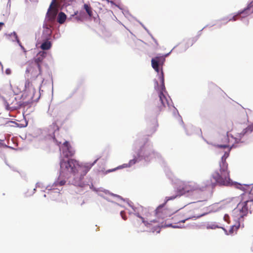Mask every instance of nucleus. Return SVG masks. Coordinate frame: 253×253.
<instances>
[{"mask_svg": "<svg viewBox=\"0 0 253 253\" xmlns=\"http://www.w3.org/2000/svg\"><path fill=\"white\" fill-rule=\"evenodd\" d=\"M252 249L253 250V247H252Z\"/></svg>", "mask_w": 253, "mask_h": 253, "instance_id": "33", "label": "nucleus"}, {"mask_svg": "<svg viewBox=\"0 0 253 253\" xmlns=\"http://www.w3.org/2000/svg\"><path fill=\"white\" fill-rule=\"evenodd\" d=\"M250 193H245L242 194V202H240L236 210V212H239L240 218H243L244 216L248 214L249 212L253 214V200H248Z\"/></svg>", "mask_w": 253, "mask_h": 253, "instance_id": "8", "label": "nucleus"}, {"mask_svg": "<svg viewBox=\"0 0 253 253\" xmlns=\"http://www.w3.org/2000/svg\"><path fill=\"white\" fill-rule=\"evenodd\" d=\"M194 214H191L187 217H182L181 214L177 213L174 215L172 217V219L174 221V224H180L181 223H184L185 221L191 218H197L201 217L202 216L205 215L204 213L202 214H195V211H194Z\"/></svg>", "mask_w": 253, "mask_h": 253, "instance_id": "10", "label": "nucleus"}, {"mask_svg": "<svg viewBox=\"0 0 253 253\" xmlns=\"http://www.w3.org/2000/svg\"><path fill=\"white\" fill-rule=\"evenodd\" d=\"M4 25V23H2V22H0V31L1 30V29H2V27Z\"/></svg>", "mask_w": 253, "mask_h": 253, "instance_id": "29", "label": "nucleus"}, {"mask_svg": "<svg viewBox=\"0 0 253 253\" xmlns=\"http://www.w3.org/2000/svg\"><path fill=\"white\" fill-rule=\"evenodd\" d=\"M235 229H237V227H235ZM234 228V226H233V227H232L231 230H230V232H232V231H231V230H233Z\"/></svg>", "mask_w": 253, "mask_h": 253, "instance_id": "30", "label": "nucleus"}, {"mask_svg": "<svg viewBox=\"0 0 253 253\" xmlns=\"http://www.w3.org/2000/svg\"><path fill=\"white\" fill-rule=\"evenodd\" d=\"M0 68L2 69V65H1V64L0 63Z\"/></svg>", "mask_w": 253, "mask_h": 253, "instance_id": "31", "label": "nucleus"}, {"mask_svg": "<svg viewBox=\"0 0 253 253\" xmlns=\"http://www.w3.org/2000/svg\"><path fill=\"white\" fill-rule=\"evenodd\" d=\"M172 213L171 211L165 207V204L159 206L155 211L156 219L160 221V228L163 227L161 220L169 217Z\"/></svg>", "mask_w": 253, "mask_h": 253, "instance_id": "9", "label": "nucleus"}, {"mask_svg": "<svg viewBox=\"0 0 253 253\" xmlns=\"http://www.w3.org/2000/svg\"><path fill=\"white\" fill-rule=\"evenodd\" d=\"M46 55V53L45 51H42L39 52L34 58V62L33 63L36 65H39L40 67H41V64Z\"/></svg>", "mask_w": 253, "mask_h": 253, "instance_id": "15", "label": "nucleus"}, {"mask_svg": "<svg viewBox=\"0 0 253 253\" xmlns=\"http://www.w3.org/2000/svg\"><path fill=\"white\" fill-rule=\"evenodd\" d=\"M222 144L217 145V147L219 148H229L233 146V143L230 144V141L229 138V136L227 134L224 135L223 138H221Z\"/></svg>", "mask_w": 253, "mask_h": 253, "instance_id": "16", "label": "nucleus"}, {"mask_svg": "<svg viewBox=\"0 0 253 253\" xmlns=\"http://www.w3.org/2000/svg\"><path fill=\"white\" fill-rule=\"evenodd\" d=\"M253 12V3L251 2L248 7L245 8L244 10L238 12V13L234 16L231 19H229V21L233 20L236 21L238 19V17L240 16L242 14H249Z\"/></svg>", "mask_w": 253, "mask_h": 253, "instance_id": "14", "label": "nucleus"}, {"mask_svg": "<svg viewBox=\"0 0 253 253\" xmlns=\"http://www.w3.org/2000/svg\"><path fill=\"white\" fill-rule=\"evenodd\" d=\"M224 219L225 221L228 222V220L229 219V216L227 214H225L224 216Z\"/></svg>", "mask_w": 253, "mask_h": 253, "instance_id": "25", "label": "nucleus"}, {"mask_svg": "<svg viewBox=\"0 0 253 253\" xmlns=\"http://www.w3.org/2000/svg\"><path fill=\"white\" fill-rule=\"evenodd\" d=\"M156 84H157V85H158V84L157 82H156Z\"/></svg>", "mask_w": 253, "mask_h": 253, "instance_id": "32", "label": "nucleus"}, {"mask_svg": "<svg viewBox=\"0 0 253 253\" xmlns=\"http://www.w3.org/2000/svg\"><path fill=\"white\" fill-rule=\"evenodd\" d=\"M98 159H97L92 164H85L80 165L78 161L70 159L67 161L62 160L60 162L61 169L64 171H67L74 174L73 183L76 186L81 188H85L89 186V184L83 181V176L96 163Z\"/></svg>", "mask_w": 253, "mask_h": 253, "instance_id": "1", "label": "nucleus"}, {"mask_svg": "<svg viewBox=\"0 0 253 253\" xmlns=\"http://www.w3.org/2000/svg\"><path fill=\"white\" fill-rule=\"evenodd\" d=\"M124 211H121V215L122 217V218L124 219V220H126V217L125 216H124Z\"/></svg>", "mask_w": 253, "mask_h": 253, "instance_id": "28", "label": "nucleus"}, {"mask_svg": "<svg viewBox=\"0 0 253 253\" xmlns=\"http://www.w3.org/2000/svg\"><path fill=\"white\" fill-rule=\"evenodd\" d=\"M51 47V43L48 41H45L42 42L41 45V48L42 50H48Z\"/></svg>", "mask_w": 253, "mask_h": 253, "instance_id": "19", "label": "nucleus"}, {"mask_svg": "<svg viewBox=\"0 0 253 253\" xmlns=\"http://www.w3.org/2000/svg\"><path fill=\"white\" fill-rule=\"evenodd\" d=\"M56 0H52L47 12V17L48 20L52 21L54 20L57 13V9L53 7Z\"/></svg>", "mask_w": 253, "mask_h": 253, "instance_id": "13", "label": "nucleus"}, {"mask_svg": "<svg viewBox=\"0 0 253 253\" xmlns=\"http://www.w3.org/2000/svg\"><path fill=\"white\" fill-rule=\"evenodd\" d=\"M134 211V214L142 220V222L135 220L132 222L133 226L137 232L145 231V226L149 232H156L158 233L160 232V221L156 218H153V216H155V214H152L148 209L143 207L136 208Z\"/></svg>", "mask_w": 253, "mask_h": 253, "instance_id": "2", "label": "nucleus"}, {"mask_svg": "<svg viewBox=\"0 0 253 253\" xmlns=\"http://www.w3.org/2000/svg\"><path fill=\"white\" fill-rule=\"evenodd\" d=\"M137 161V159L136 158H134V159L130 160L128 164H124L122 166H120L118 167L117 168L112 169H109L108 170V172H112L113 171L116 170L118 169H120L122 168H127V167H130L132 166V165H134Z\"/></svg>", "mask_w": 253, "mask_h": 253, "instance_id": "17", "label": "nucleus"}, {"mask_svg": "<svg viewBox=\"0 0 253 253\" xmlns=\"http://www.w3.org/2000/svg\"><path fill=\"white\" fill-rule=\"evenodd\" d=\"M26 73L30 74L31 76L34 77H38L42 73L41 67H40L39 65H36L32 63L27 67Z\"/></svg>", "mask_w": 253, "mask_h": 253, "instance_id": "12", "label": "nucleus"}, {"mask_svg": "<svg viewBox=\"0 0 253 253\" xmlns=\"http://www.w3.org/2000/svg\"><path fill=\"white\" fill-rule=\"evenodd\" d=\"M208 180L204 183V186H202V187H200L197 184L194 182L188 181L183 182L182 184L180 185L176 189L173 190V194H172L171 196L166 197V203L169 200H173L177 197H180L186 193L198 190H203L204 188L208 187H206ZM211 187L212 188V187Z\"/></svg>", "mask_w": 253, "mask_h": 253, "instance_id": "5", "label": "nucleus"}, {"mask_svg": "<svg viewBox=\"0 0 253 253\" xmlns=\"http://www.w3.org/2000/svg\"><path fill=\"white\" fill-rule=\"evenodd\" d=\"M49 127L53 129V131H55L56 130H58V126L56 123H53L51 125L49 126Z\"/></svg>", "mask_w": 253, "mask_h": 253, "instance_id": "22", "label": "nucleus"}, {"mask_svg": "<svg viewBox=\"0 0 253 253\" xmlns=\"http://www.w3.org/2000/svg\"><path fill=\"white\" fill-rule=\"evenodd\" d=\"M231 147L227 148V151L225 152L219 163V170H215L212 174L211 179L207 181L206 187H214L217 184L228 185L230 183V172L228 169V164L226 159L229 156Z\"/></svg>", "mask_w": 253, "mask_h": 253, "instance_id": "4", "label": "nucleus"}, {"mask_svg": "<svg viewBox=\"0 0 253 253\" xmlns=\"http://www.w3.org/2000/svg\"><path fill=\"white\" fill-rule=\"evenodd\" d=\"M66 183V181L64 180H60V181H57L56 185L63 186Z\"/></svg>", "mask_w": 253, "mask_h": 253, "instance_id": "24", "label": "nucleus"}, {"mask_svg": "<svg viewBox=\"0 0 253 253\" xmlns=\"http://www.w3.org/2000/svg\"><path fill=\"white\" fill-rule=\"evenodd\" d=\"M5 73L7 75H10L11 74V70L10 69H7L5 71Z\"/></svg>", "mask_w": 253, "mask_h": 253, "instance_id": "27", "label": "nucleus"}, {"mask_svg": "<svg viewBox=\"0 0 253 253\" xmlns=\"http://www.w3.org/2000/svg\"><path fill=\"white\" fill-rule=\"evenodd\" d=\"M231 147L227 148V151L225 152L219 163V170H215L212 174L211 179L207 181L206 187H214L217 184L228 185L230 183V172L228 169V164L226 159L229 156Z\"/></svg>", "mask_w": 253, "mask_h": 253, "instance_id": "3", "label": "nucleus"}, {"mask_svg": "<svg viewBox=\"0 0 253 253\" xmlns=\"http://www.w3.org/2000/svg\"><path fill=\"white\" fill-rule=\"evenodd\" d=\"M253 130V123L250 126H248L247 128L244 129L242 132H241L239 134L240 137H242L244 136L246 133L250 132L251 133Z\"/></svg>", "mask_w": 253, "mask_h": 253, "instance_id": "20", "label": "nucleus"}, {"mask_svg": "<svg viewBox=\"0 0 253 253\" xmlns=\"http://www.w3.org/2000/svg\"><path fill=\"white\" fill-rule=\"evenodd\" d=\"M60 149L66 157H72L75 153V151L67 141H65L63 143Z\"/></svg>", "mask_w": 253, "mask_h": 253, "instance_id": "11", "label": "nucleus"}, {"mask_svg": "<svg viewBox=\"0 0 253 253\" xmlns=\"http://www.w3.org/2000/svg\"><path fill=\"white\" fill-rule=\"evenodd\" d=\"M159 99L161 101L162 103L165 105V102L164 100H166L167 101L166 96L163 95V96H159Z\"/></svg>", "mask_w": 253, "mask_h": 253, "instance_id": "23", "label": "nucleus"}, {"mask_svg": "<svg viewBox=\"0 0 253 253\" xmlns=\"http://www.w3.org/2000/svg\"><path fill=\"white\" fill-rule=\"evenodd\" d=\"M84 8L86 11V13H87L89 16L91 17L92 16V9L89 4H84Z\"/></svg>", "mask_w": 253, "mask_h": 253, "instance_id": "21", "label": "nucleus"}, {"mask_svg": "<svg viewBox=\"0 0 253 253\" xmlns=\"http://www.w3.org/2000/svg\"><path fill=\"white\" fill-rule=\"evenodd\" d=\"M168 226H171V227H172L173 228H180L181 226L178 225H172V224H170L169 225H168Z\"/></svg>", "mask_w": 253, "mask_h": 253, "instance_id": "26", "label": "nucleus"}, {"mask_svg": "<svg viewBox=\"0 0 253 253\" xmlns=\"http://www.w3.org/2000/svg\"><path fill=\"white\" fill-rule=\"evenodd\" d=\"M29 96H6L4 98V104L7 110H15L22 106L32 103V100L27 99Z\"/></svg>", "mask_w": 253, "mask_h": 253, "instance_id": "6", "label": "nucleus"}, {"mask_svg": "<svg viewBox=\"0 0 253 253\" xmlns=\"http://www.w3.org/2000/svg\"><path fill=\"white\" fill-rule=\"evenodd\" d=\"M66 14L63 13V12H60L59 14H58V17H57V22L60 24H63L66 19Z\"/></svg>", "mask_w": 253, "mask_h": 253, "instance_id": "18", "label": "nucleus"}, {"mask_svg": "<svg viewBox=\"0 0 253 253\" xmlns=\"http://www.w3.org/2000/svg\"><path fill=\"white\" fill-rule=\"evenodd\" d=\"M165 62V58L163 56H157L151 60L152 67L158 73H160V79L161 85L159 88V95H165L167 93L164 84V75L163 71V66Z\"/></svg>", "mask_w": 253, "mask_h": 253, "instance_id": "7", "label": "nucleus"}]
</instances>
